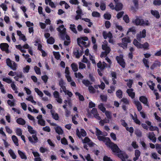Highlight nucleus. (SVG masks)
I'll list each match as a JSON object with an SVG mask.
<instances>
[{
  "label": "nucleus",
  "mask_w": 161,
  "mask_h": 161,
  "mask_svg": "<svg viewBox=\"0 0 161 161\" xmlns=\"http://www.w3.org/2000/svg\"><path fill=\"white\" fill-rule=\"evenodd\" d=\"M28 139L29 141L33 144L36 143L38 141V138L36 136V135H33L32 137L29 136Z\"/></svg>",
  "instance_id": "11"
},
{
  "label": "nucleus",
  "mask_w": 161,
  "mask_h": 161,
  "mask_svg": "<svg viewBox=\"0 0 161 161\" xmlns=\"http://www.w3.org/2000/svg\"><path fill=\"white\" fill-rule=\"evenodd\" d=\"M71 67L72 70L75 72L78 70V67L77 64L75 63H73L71 64Z\"/></svg>",
  "instance_id": "25"
},
{
  "label": "nucleus",
  "mask_w": 161,
  "mask_h": 161,
  "mask_svg": "<svg viewBox=\"0 0 161 161\" xmlns=\"http://www.w3.org/2000/svg\"><path fill=\"white\" fill-rule=\"evenodd\" d=\"M156 148L159 154H161V146L159 144H157L156 145Z\"/></svg>",
  "instance_id": "48"
},
{
  "label": "nucleus",
  "mask_w": 161,
  "mask_h": 161,
  "mask_svg": "<svg viewBox=\"0 0 161 161\" xmlns=\"http://www.w3.org/2000/svg\"><path fill=\"white\" fill-rule=\"evenodd\" d=\"M88 90L91 93H94L95 92V90L92 86H88Z\"/></svg>",
  "instance_id": "50"
},
{
  "label": "nucleus",
  "mask_w": 161,
  "mask_h": 161,
  "mask_svg": "<svg viewBox=\"0 0 161 161\" xmlns=\"http://www.w3.org/2000/svg\"><path fill=\"white\" fill-rule=\"evenodd\" d=\"M75 76L76 78H80V79H81L83 78V76L81 75V74L80 73H75Z\"/></svg>",
  "instance_id": "52"
},
{
  "label": "nucleus",
  "mask_w": 161,
  "mask_h": 161,
  "mask_svg": "<svg viewBox=\"0 0 161 161\" xmlns=\"http://www.w3.org/2000/svg\"><path fill=\"white\" fill-rule=\"evenodd\" d=\"M26 99L35 104L36 103V102L33 100V97L31 96H30L26 98Z\"/></svg>",
  "instance_id": "49"
},
{
  "label": "nucleus",
  "mask_w": 161,
  "mask_h": 161,
  "mask_svg": "<svg viewBox=\"0 0 161 161\" xmlns=\"http://www.w3.org/2000/svg\"><path fill=\"white\" fill-rule=\"evenodd\" d=\"M82 20H84L85 21L87 22L88 23V26L89 27H91V25H92V23L90 22V20L88 19L87 18H83L82 19Z\"/></svg>",
  "instance_id": "47"
},
{
  "label": "nucleus",
  "mask_w": 161,
  "mask_h": 161,
  "mask_svg": "<svg viewBox=\"0 0 161 161\" xmlns=\"http://www.w3.org/2000/svg\"><path fill=\"white\" fill-rule=\"evenodd\" d=\"M134 103L137 107L138 111H140L142 108V107L140 103L138 101H135Z\"/></svg>",
  "instance_id": "23"
},
{
  "label": "nucleus",
  "mask_w": 161,
  "mask_h": 161,
  "mask_svg": "<svg viewBox=\"0 0 161 161\" xmlns=\"http://www.w3.org/2000/svg\"><path fill=\"white\" fill-rule=\"evenodd\" d=\"M96 134L97 136L100 135H103V134L101 131L98 129L96 128Z\"/></svg>",
  "instance_id": "46"
},
{
  "label": "nucleus",
  "mask_w": 161,
  "mask_h": 161,
  "mask_svg": "<svg viewBox=\"0 0 161 161\" xmlns=\"http://www.w3.org/2000/svg\"><path fill=\"white\" fill-rule=\"evenodd\" d=\"M103 35L104 39H107V37L109 39L113 37L112 33L110 32H107L105 31H103Z\"/></svg>",
  "instance_id": "13"
},
{
  "label": "nucleus",
  "mask_w": 161,
  "mask_h": 161,
  "mask_svg": "<svg viewBox=\"0 0 161 161\" xmlns=\"http://www.w3.org/2000/svg\"><path fill=\"white\" fill-rule=\"evenodd\" d=\"M51 112L52 117L56 120H58L59 117L58 114L56 113L53 110H51Z\"/></svg>",
  "instance_id": "20"
},
{
  "label": "nucleus",
  "mask_w": 161,
  "mask_h": 161,
  "mask_svg": "<svg viewBox=\"0 0 161 161\" xmlns=\"http://www.w3.org/2000/svg\"><path fill=\"white\" fill-rule=\"evenodd\" d=\"M82 82L84 85L87 86L92 84V83L87 80H83L82 81Z\"/></svg>",
  "instance_id": "40"
},
{
  "label": "nucleus",
  "mask_w": 161,
  "mask_h": 161,
  "mask_svg": "<svg viewBox=\"0 0 161 161\" xmlns=\"http://www.w3.org/2000/svg\"><path fill=\"white\" fill-rule=\"evenodd\" d=\"M116 94L119 98H121L122 97V92L120 90H119L116 92Z\"/></svg>",
  "instance_id": "34"
},
{
  "label": "nucleus",
  "mask_w": 161,
  "mask_h": 161,
  "mask_svg": "<svg viewBox=\"0 0 161 161\" xmlns=\"http://www.w3.org/2000/svg\"><path fill=\"white\" fill-rule=\"evenodd\" d=\"M138 41L137 40L134 39L133 41V43L137 47L141 48V44L139 43Z\"/></svg>",
  "instance_id": "29"
},
{
  "label": "nucleus",
  "mask_w": 161,
  "mask_h": 161,
  "mask_svg": "<svg viewBox=\"0 0 161 161\" xmlns=\"http://www.w3.org/2000/svg\"><path fill=\"white\" fill-rule=\"evenodd\" d=\"M134 116H135L134 117L133 115H131L132 118V119L134 120V121L136 124L140 125L141 123L140 121L137 119V115L136 114H135Z\"/></svg>",
  "instance_id": "28"
},
{
  "label": "nucleus",
  "mask_w": 161,
  "mask_h": 161,
  "mask_svg": "<svg viewBox=\"0 0 161 161\" xmlns=\"http://www.w3.org/2000/svg\"><path fill=\"white\" fill-rule=\"evenodd\" d=\"M12 139L15 144L17 146H18L19 145L18 143V140L17 138V137L14 135H13L12 136Z\"/></svg>",
  "instance_id": "30"
},
{
  "label": "nucleus",
  "mask_w": 161,
  "mask_h": 161,
  "mask_svg": "<svg viewBox=\"0 0 161 161\" xmlns=\"http://www.w3.org/2000/svg\"><path fill=\"white\" fill-rule=\"evenodd\" d=\"M151 14L156 18L158 19L160 17V14L158 11L155 10H152L151 11Z\"/></svg>",
  "instance_id": "19"
},
{
  "label": "nucleus",
  "mask_w": 161,
  "mask_h": 161,
  "mask_svg": "<svg viewBox=\"0 0 161 161\" xmlns=\"http://www.w3.org/2000/svg\"><path fill=\"white\" fill-rule=\"evenodd\" d=\"M147 84L151 90H154V86H155V84L152 81L149 80L147 82Z\"/></svg>",
  "instance_id": "21"
},
{
  "label": "nucleus",
  "mask_w": 161,
  "mask_h": 161,
  "mask_svg": "<svg viewBox=\"0 0 161 161\" xmlns=\"http://www.w3.org/2000/svg\"><path fill=\"white\" fill-rule=\"evenodd\" d=\"M92 15L93 17H98L100 16V14L97 12H93L92 13Z\"/></svg>",
  "instance_id": "61"
},
{
  "label": "nucleus",
  "mask_w": 161,
  "mask_h": 161,
  "mask_svg": "<svg viewBox=\"0 0 161 161\" xmlns=\"http://www.w3.org/2000/svg\"><path fill=\"white\" fill-rule=\"evenodd\" d=\"M53 95L55 98H58V97H60L59 93L57 91H55L53 93Z\"/></svg>",
  "instance_id": "62"
},
{
  "label": "nucleus",
  "mask_w": 161,
  "mask_h": 161,
  "mask_svg": "<svg viewBox=\"0 0 161 161\" xmlns=\"http://www.w3.org/2000/svg\"><path fill=\"white\" fill-rule=\"evenodd\" d=\"M151 157L155 159H160V158L159 157H158L157 154L155 153H151Z\"/></svg>",
  "instance_id": "59"
},
{
  "label": "nucleus",
  "mask_w": 161,
  "mask_h": 161,
  "mask_svg": "<svg viewBox=\"0 0 161 161\" xmlns=\"http://www.w3.org/2000/svg\"><path fill=\"white\" fill-rule=\"evenodd\" d=\"M82 2L83 3V6L85 7H88V5H92L91 2H87L85 0H82Z\"/></svg>",
  "instance_id": "55"
},
{
  "label": "nucleus",
  "mask_w": 161,
  "mask_h": 161,
  "mask_svg": "<svg viewBox=\"0 0 161 161\" xmlns=\"http://www.w3.org/2000/svg\"><path fill=\"white\" fill-rule=\"evenodd\" d=\"M130 32H132L133 34H135L136 32V30L134 27L130 28L128 29L127 34H128V33Z\"/></svg>",
  "instance_id": "45"
},
{
  "label": "nucleus",
  "mask_w": 161,
  "mask_h": 161,
  "mask_svg": "<svg viewBox=\"0 0 161 161\" xmlns=\"http://www.w3.org/2000/svg\"><path fill=\"white\" fill-rule=\"evenodd\" d=\"M116 59L117 61L118 62L122 67L123 68H124L125 67V63L124 60L122 57L117 56L116 57Z\"/></svg>",
  "instance_id": "10"
},
{
  "label": "nucleus",
  "mask_w": 161,
  "mask_h": 161,
  "mask_svg": "<svg viewBox=\"0 0 161 161\" xmlns=\"http://www.w3.org/2000/svg\"><path fill=\"white\" fill-rule=\"evenodd\" d=\"M7 65L13 70H15L17 67V64L14 61H11L9 58L6 59Z\"/></svg>",
  "instance_id": "4"
},
{
  "label": "nucleus",
  "mask_w": 161,
  "mask_h": 161,
  "mask_svg": "<svg viewBox=\"0 0 161 161\" xmlns=\"http://www.w3.org/2000/svg\"><path fill=\"white\" fill-rule=\"evenodd\" d=\"M35 91L40 97H42L43 96V93L39 90L38 88H35Z\"/></svg>",
  "instance_id": "37"
},
{
  "label": "nucleus",
  "mask_w": 161,
  "mask_h": 161,
  "mask_svg": "<svg viewBox=\"0 0 161 161\" xmlns=\"http://www.w3.org/2000/svg\"><path fill=\"white\" fill-rule=\"evenodd\" d=\"M109 121L108 119L107 120H106L105 119L101 120L99 122V124L103 126L104 125V123H108Z\"/></svg>",
  "instance_id": "43"
},
{
  "label": "nucleus",
  "mask_w": 161,
  "mask_h": 161,
  "mask_svg": "<svg viewBox=\"0 0 161 161\" xmlns=\"http://www.w3.org/2000/svg\"><path fill=\"white\" fill-rule=\"evenodd\" d=\"M18 152L22 159H27V157L24 153L19 150H18Z\"/></svg>",
  "instance_id": "24"
},
{
  "label": "nucleus",
  "mask_w": 161,
  "mask_h": 161,
  "mask_svg": "<svg viewBox=\"0 0 161 161\" xmlns=\"http://www.w3.org/2000/svg\"><path fill=\"white\" fill-rule=\"evenodd\" d=\"M104 112L105 113V114L108 119H111L112 118L111 113L108 111H105Z\"/></svg>",
  "instance_id": "41"
},
{
  "label": "nucleus",
  "mask_w": 161,
  "mask_h": 161,
  "mask_svg": "<svg viewBox=\"0 0 161 161\" xmlns=\"http://www.w3.org/2000/svg\"><path fill=\"white\" fill-rule=\"evenodd\" d=\"M57 30L59 32V36L61 38L64 39L66 34V29L64 28V25H62L57 28Z\"/></svg>",
  "instance_id": "3"
},
{
  "label": "nucleus",
  "mask_w": 161,
  "mask_h": 161,
  "mask_svg": "<svg viewBox=\"0 0 161 161\" xmlns=\"http://www.w3.org/2000/svg\"><path fill=\"white\" fill-rule=\"evenodd\" d=\"M142 61H143V62L145 66V67H146L147 68H149V65H148L149 61L147 59H146L145 58H144L143 59Z\"/></svg>",
  "instance_id": "38"
},
{
  "label": "nucleus",
  "mask_w": 161,
  "mask_h": 161,
  "mask_svg": "<svg viewBox=\"0 0 161 161\" xmlns=\"http://www.w3.org/2000/svg\"><path fill=\"white\" fill-rule=\"evenodd\" d=\"M104 17L105 19L109 20L111 18V15L109 14H105L104 15Z\"/></svg>",
  "instance_id": "63"
},
{
  "label": "nucleus",
  "mask_w": 161,
  "mask_h": 161,
  "mask_svg": "<svg viewBox=\"0 0 161 161\" xmlns=\"http://www.w3.org/2000/svg\"><path fill=\"white\" fill-rule=\"evenodd\" d=\"M132 22L134 24L137 25H142V24H143V19H140L137 17L135 20H133Z\"/></svg>",
  "instance_id": "12"
},
{
  "label": "nucleus",
  "mask_w": 161,
  "mask_h": 161,
  "mask_svg": "<svg viewBox=\"0 0 161 161\" xmlns=\"http://www.w3.org/2000/svg\"><path fill=\"white\" fill-rule=\"evenodd\" d=\"M69 28L75 34L77 33V31L76 30L75 26L74 25H70Z\"/></svg>",
  "instance_id": "36"
},
{
  "label": "nucleus",
  "mask_w": 161,
  "mask_h": 161,
  "mask_svg": "<svg viewBox=\"0 0 161 161\" xmlns=\"http://www.w3.org/2000/svg\"><path fill=\"white\" fill-rule=\"evenodd\" d=\"M130 42V41L129 38L125 37L122 39V43H119L118 45L123 48H126L127 47L128 43Z\"/></svg>",
  "instance_id": "5"
},
{
  "label": "nucleus",
  "mask_w": 161,
  "mask_h": 161,
  "mask_svg": "<svg viewBox=\"0 0 161 161\" xmlns=\"http://www.w3.org/2000/svg\"><path fill=\"white\" fill-rule=\"evenodd\" d=\"M107 44V42L106 40L104 41V44L102 45V48L103 50H105V52H102L100 55V57L102 58L106 57L111 51L110 47L108 46Z\"/></svg>",
  "instance_id": "2"
},
{
  "label": "nucleus",
  "mask_w": 161,
  "mask_h": 161,
  "mask_svg": "<svg viewBox=\"0 0 161 161\" xmlns=\"http://www.w3.org/2000/svg\"><path fill=\"white\" fill-rule=\"evenodd\" d=\"M139 100L145 105L147 106H148L147 99L144 96L140 97L139 98Z\"/></svg>",
  "instance_id": "14"
},
{
  "label": "nucleus",
  "mask_w": 161,
  "mask_h": 161,
  "mask_svg": "<svg viewBox=\"0 0 161 161\" xmlns=\"http://www.w3.org/2000/svg\"><path fill=\"white\" fill-rule=\"evenodd\" d=\"M161 65L160 62L158 61H155L152 65L150 67V68L153 70L155 68L157 67H159Z\"/></svg>",
  "instance_id": "17"
},
{
  "label": "nucleus",
  "mask_w": 161,
  "mask_h": 161,
  "mask_svg": "<svg viewBox=\"0 0 161 161\" xmlns=\"http://www.w3.org/2000/svg\"><path fill=\"white\" fill-rule=\"evenodd\" d=\"M75 94L76 96H78L80 100L83 101L84 100L83 96L81 95L78 92H76Z\"/></svg>",
  "instance_id": "42"
},
{
  "label": "nucleus",
  "mask_w": 161,
  "mask_h": 161,
  "mask_svg": "<svg viewBox=\"0 0 161 161\" xmlns=\"http://www.w3.org/2000/svg\"><path fill=\"white\" fill-rule=\"evenodd\" d=\"M8 152L13 159H15L16 158V156L12 150H9Z\"/></svg>",
  "instance_id": "33"
},
{
  "label": "nucleus",
  "mask_w": 161,
  "mask_h": 161,
  "mask_svg": "<svg viewBox=\"0 0 161 161\" xmlns=\"http://www.w3.org/2000/svg\"><path fill=\"white\" fill-rule=\"evenodd\" d=\"M118 156L120 158L122 161H126V158H127V156L126 155H123L122 153H118Z\"/></svg>",
  "instance_id": "27"
},
{
  "label": "nucleus",
  "mask_w": 161,
  "mask_h": 161,
  "mask_svg": "<svg viewBox=\"0 0 161 161\" xmlns=\"http://www.w3.org/2000/svg\"><path fill=\"white\" fill-rule=\"evenodd\" d=\"M9 46L7 43H2L0 44V47L2 51H5L7 53L8 51Z\"/></svg>",
  "instance_id": "9"
},
{
  "label": "nucleus",
  "mask_w": 161,
  "mask_h": 161,
  "mask_svg": "<svg viewBox=\"0 0 161 161\" xmlns=\"http://www.w3.org/2000/svg\"><path fill=\"white\" fill-rule=\"evenodd\" d=\"M140 154L141 153L140 151L138 150H136L135 152V157L133 158V160L134 161L137 160L138 159Z\"/></svg>",
  "instance_id": "18"
},
{
  "label": "nucleus",
  "mask_w": 161,
  "mask_h": 161,
  "mask_svg": "<svg viewBox=\"0 0 161 161\" xmlns=\"http://www.w3.org/2000/svg\"><path fill=\"white\" fill-rule=\"evenodd\" d=\"M38 124L42 126H44L45 125V121L42 119L38 121Z\"/></svg>",
  "instance_id": "54"
},
{
  "label": "nucleus",
  "mask_w": 161,
  "mask_h": 161,
  "mask_svg": "<svg viewBox=\"0 0 161 161\" xmlns=\"http://www.w3.org/2000/svg\"><path fill=\"white\" fill-rule=\"evenodd\" d=\"M153 4L155 5H160L161 4V1L160 0H155L153 2Z\"/></svg>",
  "instance_id": "64"
},
{
  "label": "nucleus",
  "mask_w": 161,
  "mask_h": 161,
  "mask_svg": "<svg viewBox=\"0 0 161 161\" xmlns=\"http://www.w3.org/2000/svg\"><path fill=\"white\" fill-rule=\"evenodd\" d=\"M125 81L127 82V85L129 88L131 87V86L133 83V80H125Z\"/></svg>",
  "instance_id": "31"
},
{
  "label": "nucleus",
  "mask_w": 161,
  "mask_h": 161,
  "mask_svg": "<svg viewBox=\"0 0 161 161\" xmlns=\"http://www.w3.org/2000/svg\"><path fill=\"white\" fill-rule=\"evenodd\" d=\"M127 92L128 93L129 96L131 98H133L135 96V93L133 92V89H129L127 90Z\"/></svg>",
  "instance_id": "16"
},
{
  "label": "nucleus",
  "mask_w": 161,
  "mask_h": 161,
  "mask_svg": "<svg viewBox=\"0 0 161 161\" xmlns=\"http://www.w3.org/2000/svg\"><path fill=\"white\" fill-rule=\"evenodd\" d=\"M34 69L36 73L37 74L40 75L41 74L40 69L38 68L37 66H35L34 67Z\"/></svg>",
  "instance_id": "51"
},
{
  "label": "nucleus",
  "mask_w": 161,
  "mask_h": 161,
  "mask_svg": "<svg viewBox=\"0 0 161 161\" xmlns=\"http://www.w3.org/2000/svg\"><path fill=\"white\" fill-rule=\"evenodd\" d=\"M77 43L80 46V44H82L84 45H86V42L83 41V40L80 39V38H78L77 40Z\"/></svg>",
  "instance_id": "35"
},
{
  "label": "nucleus",
  "mask_w": 161,
  "mask_h": 161,
  "mask_svg": "<svg viewBox=\"0 0 161 161\" xmlns=\"http://www.w3.org/2000/svg\"><path fill=\"white\" fill-rule=\"evenodd\" d=\"M115 89V88L114 86H111L110 88L108 90V93H112L114 91Z\"/></svg>",
  "instance_id": "58"
},
{
  "label": "nucleus",
  "mask_w": 161,
  "mask_h": 161,
  "mask_svg": "<svg viewBox=\"0 0 161 161\" xmlns=\"http://www.w3.org/2000/svg\"><path fill=\"white\" fill-rule=\"evenodd\" d=\"M115 3V9L117 11H119L121 10L123 7L122 3H119L118 0H114Z\"/></svg>",
  "instance_id": "7"
},
{
  "label": "nucleus",
  "mask_w": 161,
  "mask_h": 161,
  "mask_svg": "<svg viewBox=\"0 0 161 161\" xmlns=\"http://www.w3.org/2000/svg\"><path fill=\"white\" fill-rule=\"evenodd\" d=\"M91 113L92 114L94 117L98 120H100L101 117L99 116L97 109L95 108H93L91 112Z\"/></svg>",
  "instance_id": "8"
},
{
  "label": "nucleus",
  "mask_w": 161,
  "mask_h": 161,
  "mask_svg": "<svg viewBox=\"0 0 161 161\" xmlns=\"http://www.w3.org/2000/svg\"><path fill=\"white\" fill-rule=\"evenodd\" d=\"M108 139V141L106 142V144L111 148L113 152L117 153L121 152L119 148L117 145L112 142L109 139Z\"/></svg>",
  "instance_id": "1"
},
{
  "label": "nucleus",
  "mask_w": 161,
  "mask_h": 161,
  "mask_svg": "<svg viewBox=\"0 0 161 161\" xmlns=\"http://www.w3.org/2000/svg\"><path fill=\"white\" fill-rule=\"evenodd\" d=\"M98 108L103 112H104L106 110L105 108L103 106V104L102 103L99 105L98 106Z\"/></svg>",
  "instance_id": "44"
},
{
  "label": "nucleus",
  "mask_w": 161,
  "mask_h": 161,
  "mask_svg": "<svg viewBox=\"0 0 161 161\" xmlns=\"http://www.w3.org/2000/svg\"><path fill=\"white\" fill-rule=\"evenodd\" d=\"M149 130L151 131L157 130L158 132V129L156 126H151L149 127Z\"/></svg>",
  "instance_id": "60"
},
{
  "label": "nucleus",
  "mask_w": 161,
  "mask_h": 161,
  "mask_svg": "<svg viewBox=\"0 0 161 161\" xmlns=\"http://www.w3.org/2000/svg\"><path fill=\"white\" fill-rule=\"evenodd\" d=\"M16 122L18 124L22 125L25 124V121L22 118L18 119L16 120Z\"/></svg>",
  "instance_id": "26"
},
{
  "label": "nucleus",
  "mask_w": 161,
  "mask_h": 161,
  "mask_svg": "<svg viewBox=\"0 0 161 161\" xmlns=\"http://www.w3.org/2000/svg\"><path fill=\"white\" fill-rule=\"evenodd\" d=\"M85 158L87 161H94L91 158L89 154H87L85 156Z\"/></svg>",
  "instance_id": "56"
},
{
  "label": "nucleus",
  "mask_w": 161,
  "mask_h": 161,
  "mask_svg": "<svg viewBox=\"0 0 161 161\" xmlns=\"http://www.w3.org/2000/svg\"><path fill=\"white\" fill-rule=\"evenodd\" d=\"M54 128L56 132L59 135H61L63 134V131L60 127L57 126L55 127Z\"/></svg>",
  "instance_id": "22"
},
{
  "label": "nucleus",
  "mask_w": 161,
  "mask_h": 161,
  "mask_svg": "<svg viewBox=\"0 0 161 161\" xmlns=\"http://www.w3.org/2000/svg\"><path fill=\"white\" fill-rule=\"evenodd\" d=\"M3 80L8 84L11 83L13 82L10 79L8 78H3Z\"/></svg>",
  "instance_id": "53"
},
{
  "label": "nucleus",
  "mask_w": 161,
  "mask_h": 161,
  "mask_svg": "<svg viewBox=\"0 0 161 161\" xmlns=\"http://www.w3.org/2000/svg\"><path fill=\"white\" fill-rule=\"evenodd\" d=\"M47 42L48 43L53 44L54 43V40L52 37H51L47 40Z\"/></svg>",
  "instance_id": "57"
},
{
  "label": "nucleus",
  "mask_w": 161,
  "mask_h": 161,
  "mask_svg": "<svg viewBox=\"0 0 161 161\" xmlns=\"http://www.w3.org/2000/svg\"><path fill=\"white\" fill-rule=\"evenodd\" d=\"M27 128L28 131L31 134H36V131L33 130V128L31 126L28 125L27 127Z\"/></svg>",
  "instance_id": "32"
},
{
  "label": "nucleus",
  "mask_w": 161,
  "mask_h": 161,
  "mask_svg": "<svg viewBox=\"0 0 161 161\" xmlns=\"http://www.w3.org/2000/svg\"><path fill=\"white\" fill-rule=\"evenodd\" d=\"M147 136L149 138L152 140L153 142H156V139L155 137V135L153 132L149 133L147 134Z\"/></svg>",
  "instance_id": "15"
},
{
  "label": "nucleus",
  "mask_w": 161,
  "mask_h": 161,
  "mask_svg": "<svg viewBox=\"0 0 161 161\" xmlns=\"http://www.w3.org/2000/svg\"><path fill=\"white\" fill-rule=\"evenodd\" d=\"M146 36V31L145 30H143L140 33L137 34L136 39L139 42L141 40V38H145Z\"/></svg>",
  "instance_id": "6"
},
{
  "label": "nucleus",
  "mask_w": 161,
  "mask_h": 161,
  "mask_svg": "<svg viewBox=\"0 0 161 161\" xmlns=\"http://www.w3.org/2000/svg\"><path fill=\"white\" fill-rule=\"evenodd\" d=\"M97 138L99 140L103 141H105L106 140H107V142L108 141V139H109L108 138H106L103 136H97Z\"/></svg>",
  "instance_id": "39"
}]
</instances>
